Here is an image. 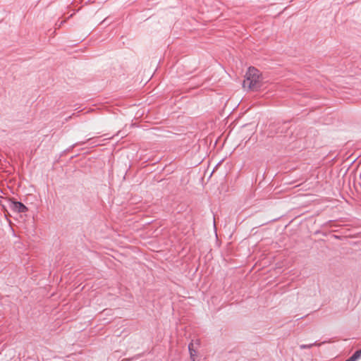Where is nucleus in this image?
Instances as JSON below:
<instances>
[{
	"instance_id": "obj_1",
	"label": "nucleus",
	"mask_w": 361,
	"mask_h": 361,
	"mask_svg": "<svg viewBox=\"0 0 361 361\" xmlns=\"http://www.w3.org/2000/svg\"><path fill=\"white\" fill-rule=\"evenodd\" d=\"M263 85V78L259 70L250 67L243 81V87L250 90H257Z\"/></svg>"
},
{
	"instance_id": "obj_2",
	"label": "nucleus",
	"mask_w": 361,
	"mask_h": 361,
	"mask_svg": "<svg viewBox=\"0 0 361 361\" xmlns=\"http://www.w3.org/2000/svg\"><path fill=\"white\" fill-rule=\"evenodd\" d=\"M11 208L15 212L19 213H23L27 210V208L23 203L19 202H13L11 203Z\"/></svg>"
},
{
	"instance_id": "obj_3",
	"label": "nucleus",
	"mask_w": 361,
	"mask_h": 361,
	"mask_svg": "<svg viewBox=\"0 0 361 361\" xmlns=\"http://www.w3.org/2000/svg\"><path fill=\"white\" fill-rule=\"evenodd\" d=\"M353 355L357 360L361 357V349L357 350Z\"/></svg>"
},
{
	"instance_id": "obj_4",
	"label": "nucleus",
	"mask_w": 361,
	"mask_h": 361,
	"mask_svg": "<svg viewBox=\"0 0 361 361\" xmlns=\"http://www.w3.org/2000/svg\"><path fill=\"white\" fill-rule=\"evenodd\" d=\"M192 343L189 345V350H190V355H191V357H193V356H194V351H193V350H192Z\"/></svg>"
},
{
	"instance_id": "obj_5",
	"label": "nucleus",
	"mask_w": 361,
	"mask_h": 361,
	"mask_svg": "<svg viewBox=\"0 0 361 361\" xmlns=\"http://www.w3.org/2000/svg\"><path fill=\"white\" fill-rule=\"evenodd\" d=\"M345 361H356V359L352 355L349 359Z\"/></svg>"
}]
</instances>
